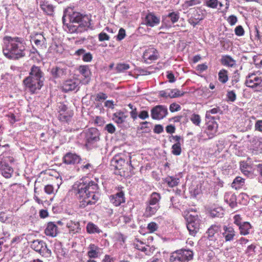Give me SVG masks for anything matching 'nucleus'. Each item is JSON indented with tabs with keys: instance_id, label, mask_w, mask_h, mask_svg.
I'll return each instance as SVG.
<instances>
[{
	"instance_id": "nucleus-56",
	"label": "nucleus",
	"mask_w": 262,
	"mask_h": 262,
	"mask_svg": "<svg viewBox=\"0 0 262 262\" xmlns=\"http://www.w3.org/2000/svg\"><path fill=\"white\" fill-rule=\"evenodd\" d=\"M235 34L237 36H242L244 34L245 31L242 26H238L235 29Z\"/></svg>"
},
{
	"instance_id": "nucleus-26",
	"label": "nucleus",
	"mask_w": 262,
	"mask_h": 262,
	"mask_svg": "<svg viewBox=\"0 0 262 262\" xmlns=\"http://www.w3.org/2000/svg\"><path fill=\"white\" fill-rule=\"evenodd\" d=\"M217 127L218 125L215 121H211L208 123L206 133L208 135L209 138L213 137L217 131Z\"/></svg>"
},
{
	"instance_id": "nucleus-37",
	"label": "nucleus",
	"mask_w": 262,
	"mask_h": 262,
	"mask_svg": "<svg viewBox=\"0 0 262 262\" xmlns=\"http://www.w3.org/2000/svg\"><path fill=\"white\" fill-rule=\"evenodd\" d=\"M125 163V161L121 158L116 157L112 161V164L117 169H121V166Z\"/></svg>"
},
{
	"instance_id": "nucleus-60",
	"label": "nucleus",
	"mask_w": 262,
	"mask_h": 262,
	"mask_svg": "<svg viewBox=\"0 0 262 262\" xmlns=\"http://www.w3.org/2000/svg\"><path fill=\"white\" fill-rule=\"evenodd\" d=\"M105 129L110 134L114 133L116 130L115 126L112 123L107 124L105 127Z\"/></svg>"
},
{
	"instance_id": "nucleus-28",
	"label": "nucleus",
	"mask_w": 262,
	"mask_h": 262,
	"mask_svg": "<svg viewBox=\"0 0 262 262\" xmlns=\"http://www.w3.org/2000/svg\"><path fill=\"white\" fill-rule=\"evenodd\" d=\"M252 226L248 222H244L241 226L238 227L239 233L241 235H246L250 233Z\"/></svg>"
},
{
	"instance_id": "nucleus-14",
	"label": "nucleus",
	"mask_w": 262,
	"mask_h": 262,
	"mask_svg": "<svg viewBox=\"0 0 262 262\" xmlns=\"http://www.w3.org/2000/svg\"><path fill=\"white\" fill-rule=\"evenodd\" d=\"M29 77L44 82V73L39 67L33 65L31 67Z\"/></svg>"
},
{
	"instance_id": "nucleus-52",
	"label": "nucleus",
	"mask_w": 262,
	"mask_h": 262,
	"mask_svg": "<svg viewBox=\"0 0 262 262\" xmlns=\"http://www.w3.org/2000/svg\"><path fill=\"white\" fill-rule=\"evenodd\" d=\"M126 36L125 31L123 28H120L117 36V40L120 41L122 40Z\"/></svg>"
},
{
	"instance_id": "nucleus-54",
	"label": "nucleus",
	"mask_w": 262,
	"mask_h": 262,
	"mask_svg": "<svg viewBox=\"0 0 262 262\" xmlns=\"http://www.w3.org/2000/svg\"><path fill=\"white\" fill-rule=\"evenodd\" d=\"M200 3L201 2L200 0H189L185 2V5L186 7H189L200 4Z\"/></svg>"
},
{
	"instance_id": "nucleus-30",
	"label": "nucleus",
	"mask_w": 262,
	"mask_h": 262,
	"mask_svg": "<svg viewBox=\"0 0 262 262\" xmlns=\"http://www.w3.org/2000/svg\"><path fill=\"white\" fill-rule=\"evenodd\" d=\"M220 226L216 225H213L210 227V228L208 229L207 231L206 232L208 238L210 240H212V238L214 237L215 234L217 233L220 230Z\"/></svg>"
},
{
	"instance_id": "nucleus-64",
	"label": "nucleus",
	"mask_w": 262,
	"mask_h": 262,
	"mask_svg": "<svg viewBox=\"0 0 262 262\" xmlns=\"http://www.w3.org/2000/svg\"><path fill=\"white\" fill-rule=\"evenodd\" d=\"M257 171L259 173L258 177L259 182L262 183V164H258L257 165Z\"/></svg>"
},
{
	"instance_id": "nucleus-6",
	"label": "nucleus",
	"mask_w": 262,
	"mask_h": 262,
	"mask_svg": "<svg viewBox=\"0 0 262 262\" xmlns=\"http://www.w3.org/2000/svg\"><path fill=\"white\" fill-rule=\"evenodd\" d=\"M23 83L26 89L32 94L36 93L43 85V82L29 76L24 79Z\"/></svg>"
},
{
	"instance_id": "nucleus-45",
	"label": "nucleus",
	"mask_w": 262,
	"mask_h": 262,
	"mask_svg": "<svg viewBox=\"0 0 262 262\" xmlns=\"http://www.w3.org/2000/svg\"><path fill=\"white\" fill-rule=\"evenodd\" d=\"M191 121L195 125L200 126L201 119L200 116L198 114H193L190 118Z\"/></svg>"
},
{
	"instance_id": "nucleus-34",
	"label": "nucleus",
	"mask_w": 262,
	"mask_h": 262,
	"mask_svg": "<svg viewBox=\"0 0 262 262\" xmlns=\"http://www.w3.org/2000/svg\"><path fill=\"white\" fill-rule=\"evenodd\" d=\"M72 115L73 113L71 112H62V113L59 114L58 119L62 122H68L70 121Z\"/></svg>"
},
{
	"instance_id": "nucleus-46",
	"label": "nucleus",
	"mask_w": 262,
	"mask_h": 262,
	"mask_svg": "<svg viewBox=\"0 0 262 262\" xmlns=\"http://www.w3.org/2000/svg\"><path fill=\"white\" fill-rule=\"evenodd\" d=\"M226 96L228 101L233 102L236 99V95L234 91H228Z\"/></svg>"
},
{
	"instance_id": "nucleus-33",
	"label": "nucleus",
	"mask_w": 262,
	"mask_h": 262,
	"mask_svg": "<svg viewBox=\"0 0 262 262\" xmlns=\"http://www.w3.org/2000/svg\"><path fill=\"white\" fill-rule=\"evenodd\" d=\"M164 181L170 187H173L178 185L179 183V179L173 177H167L164 179Z\"/></svg>"
},
{
	"instance_id": "nucleus-44",
	"label": "nucleus",
	"mask_w": 262,
	"mask_h": 262,
	"mask_svg": "<svg viewBox=\"0 0 262 262\" xmlns=\"http://www.w3.org/2000/svg\"><path fill=\"white\" fill-rule=\"evenodd\" d=\"M129 68L130 67L128 64L120 63L117 64L116 70L117 72H123L129 69Z\"/></svg>"
},
{
	"instance_id": "nucleus-21",
	"label": "nucleus",
	"mask_w": 262,
	"mask_h": 262,
	"mask_svg": "<svg viewBox=\"0 0 262 262\" xmlns=\"http://www.w3.org/2000/svg\"><path fill=\"white\" fill-rule=\"evenodd\" d=\"M51 74L54 78H62L67 75V70L65 69L56 67L51 69Z\"/></svg>"
},
{
	"instance_id": "nucleus-43",
	"label": "nucleus",
	"mask_w": 262,
	"mask_h": 262,
	"mask_svg": "<svg viewBox=\"0 0 262 262\" xmlns=\"http://www.w3.org/2000/svg\"><path fill=\"white\" fill-rule=\"evenodd\" d=\"M128 106L131 110V111L130 112V117L134 120H135L138 117V112L137 108L130 103H129Z\"/></svg>"
},
{
	"instance_id": "nucleus-24",
	"label": "nucleus",
	"mask_w": 262,
	"mask_h": 262,
	"mask_svg": "<svg viewBox=\"0 0 262 262\" xmlns=\"http://www.w3.org/2000/svg\"><path fill=\"white\" fill-rule=\"evenodd\" d=\"M160 199L161 195L159 193L153 192L146 203L150 204L151 206L160 207L159 201Z\"/></svg>"
},
{
	"instance_id": "nucleus-40",
	"label": "nucleus",
	"mask_w": 262,
	"mask_h": 262,
	"mask_svg": "<svg viewBox=\"0 0 262 262\" xmlns=\"http://www.w3.org/2000/svg\"><path fill=\"white\" fill-rule=\"evenodd\" d=\"M223 214V211L220 207L214 208L210 211V215L212 217H221Z\"/></svg>"
},
{
	"instance_id": "nucleus-32",
	"label": "nucleus",
	"mask_w": 262,
	"mask_h": 262,
	"mask_svg": "<svg viewBox=\"0 0 262 262\" xmlns=\"http://www.w3.org/2000/svg\"><path fill=\"white\" fill-rule=\"evenodd\" d=\"M86 231L90 234L99 233L102 232L97 225L91 222L87 224Z\"/></svg>"
},
{
	"instance_id": "nucleus-4",
	"label": "nucleus",
	"mask_w": 262,
	"mask_h": 262,
	"mask_svg": "<svg viewBox=\"0 0 262 262\" xmlns=\"http://www.w3.org/2000/svg\"><path fill=\"white\" fill-rule=\"evenodd\" d=\"M193 257L192 251L185 249L177 250L171 253L170 257V262H187Z\"/></svg>"
},
{
	"instance_id": "nucleus-36",
	"label": "nucleus",
	"mask_w": 262,
	"mask_h": 262,
	"mask_svg": "<svg viewBox=\"0 0 262 262\" xmlns=\"http://www.w3.org/2000/svg\"><path fill=\"white\" fill-rule=\"evenodd\" d=\"M227 71L225 69L221 70L219 73V80L223 83H225L228 80Z\"/></svg>"
},
{
	"instance_id": "nucleus-59",
	"label": "nucleus",
	"mask_w": 262,
	"mask_h": 262,
	"mask_svg": "<svg viewBox=\"0 0 262 262\" xmlns=\"http://www.w3.org/2000/svg\"><path fill=\"white\" fill-rule=\"evenodd\" d=\"M149 123L147 121L142 122L140 123V127L139 129L141 130H143L145 132H148L149 130V127L147 126V124Z\"/></svg>"
},
{
	"instance_id": "nucleus-22",
	"label": "nucleus",
	"mask_w": 262,
	"mask_h": 262,
	"mask_svg": "<svg viewBox=\"0 0 262 262\" xmlns=\"http://www.w3.org/2000/svg\"><path fill=\"white\" fill-rule=\"evenodd\" d=\"M221 62L223 65L228 67L233 68L236 66V61L228 55L222 56Z\"/></svg>"
},
{
	"instance_id": "nucleus-42",
	"label": "nucleus",
	"mask_w": 262,
	"mask_h": 262,
	"mask_svg": "<svg viewBox=\"0 0 262 262\" xmlns=\"http://www.w3.org/2000/svg\"><path fill=\"white\" fill-rule=\"evenodd\" d=\"M171 152L173 155L176 156H179L181 154V144H174L172 146Z\"/></svg>"
},
{
	"instance_id": "nucleus-18",
	"label": "nucleus",
	"mask_w": 262,
	"mask_h": 262,
	"mask_svg": "<svg viewBox=\"0 0 262 262\" xmlns=\"http://www.w3.org/2000/svg\"><path fill=\"white\" fill-rule=\"evenodd\" d=\"M224 232L222 233L226 242H230L234 239L235 236V231L233 227L224 226L223 227Z\"/></svg>"
},
{
	"instance_id": "nucleus-35",
	"label": "nucleus",
	"mask_w": 262,
	"mask_h": 262,
	"mask_svg": "<svg viewBox=\"0 0 262 262\" xmlns=\"http://www.w3.org/2000/svg\"><path fill=\"white\" fill-rule=\"evenodd\" d=\"M168 92L169 94V98H171L182 96L185 93V92H181L177 89H168Z\"/></svg>"
},
{
	"instance_id": "nucleus-55",
	"label": "nucleus",
	"mask_w": 262,
	"mask_h": 262,
	"mask_svg": "<svg viewBox=\"0 0 262 262\" xmlns=\"http://www.w3.org/2000/svg\"><path fill=\"white\" fill-rule=\"evenodd\" d=\"M217 0H208L206 2V5L211 8H216L217 6Z\"/></svg>"
},
{
	"instance_id": "nucleus-57",
	"label": "nucleus",
	"mask_w": 262,
	"mask_h": 262,
	"mask_svg": "<svg viewBox=\"0 0 262 262\" xmlns=\"http://www.w3.org/2000/svg\"><path fill=\"white\" fill-rule=\"evenodd\" d=\"M98 38L100 41H103L104 40H108L110 36L106 33L101 32L98 35Z\"/></svg>"
},
{
	"instance_id": "nucleus-50",
	"label": "nucleus",
	"mask_w": 262,
	"mask_h": 262,
	"mask_svg": "<svg viewBox=\"0 0 262 262\" xmlns=\"http://www.w3.org/2000/svg\"><path fill=\"white\" fill-rule=\"evenodd\" d=\"M233 223L238 227L241 225L244 222H242V218L239 214H236L233 217Z\"/></svg>"
},
{
	"instance_id": "nucleus-10",
	"label": "nucleus",
	"mask_w": 262,
	"mask_h": 262,
	"mask_svg": "<svg viewBox=\"0 0 262 262\" xmlns=\"http://www.w3.org/2000/svg\"><path fill=\"white\" fill-rule=\"evenodd\" d=\"M187 222V228L190 235L195 236L200 229V220L197 216H190Z\"/></svg>"
},
{
	"instance_id": "nucleus-31",
	"label": "nucleus",
	"mask_w": 262,
	"mask_h": 262,
	"mask_svg": "<svg viewBox=\"0 0 262 262\" xmlns=\"http://www.w3.org/2000/svg\"><path fill=\"white\" fill-rule=\"evenodd\" d=\"M40 7L41 9L48 15H52L54 11V7L52 5L47 2H40Z\"/></svg>"
},
{
	"instance_id": "nucleus-1",
	"label": "nucleus",
	"mask_w": 262,
	"mask_h": 262,
	"mask_svg": "<svg viewBox=\"0 0 262 262\" xmlns=\"http://www.w3.org/2000/svg\"><path fill=\"white\" fill-rule=\"evenodd\" d=\"M98 184L89 179H81L73 185V191L79 200V207L84 208L95 204L99 198Z\"/></svg>"
},
{
	"instance_id": "nucleus-15",
	"label": "nucleus",
	"mask_w": 262,
	"mask_h": 262,
	"mask_svg": "<svg viewBox=\"0 0 262 262\" xmlns=\"http://www.w3.org/2000/svg\"><path fill=\"white\" fill-rule=\"evenodd\" d=\"M63 160V162L66 164L74 165L79 163L81 159L77 154L69 152L64 155Z\"/></svg>"
},
{
	"instance_id": "nucleus-27",
	"label": "nucleus",
	"mask_w": 262,
	"mask_h": 262,
	"mask_svg": "<svg viewBox=\"0 0 262 262\" xmlns=\"http://www.w3.org/2000/svg\"><path fill=\"white\" fill-rule=\"evenodd\" d=\"M159 208L160 207L151 206L150 204L146 203L144 215L146 217H151L156 214Z\"/></svg>"
},
{
	"instance_id": "nucleus-17",
	"label": "nucleus",
	"mask_w": 262,
	"mask_h": 262,
	"mask_svg": "<svg viewBox=\"0 0 262 262\" xmlns=\"http://www.w3.org/2000/svg\"><path fill=\"white\" fill-rule=\"evenodd\" d=\"M158 53L156 49L154 48H149L146 50L143 55L144 61L148 62L147 60H155L158 59Z\"/></svg>"
},
{
	"instance_id": "nucleus-29",
	"label": "nucleus",
	"mask_w": 262,
	"mask_h": 262,
	"mask_svg": "<svg viewBox=\"0 0 262 262\" xmlns=\"http://www.w3.org/2000/svg\"><path fill=\"white\" fill-rule=\"evenodd\" d=\"M225 200L231 208L235 207L237 205L236 196L234 193L226 194Z\"/></svg>"
},
{
	"instance_id": "nucleus-12",
	"label": "nucleus",
	"mask_w": 262,
	"mask_h": 262,
	"mask_svg": "<svg viewBox=\"0 0 262 262\" xmlns=\"http://www.w3.org/2000/svg\"><path fill=\"white\" fill-rule=\"evenodd\" d=\"M160 23V17L156 15L154 13L149 12L146 14L143 24L147 27H154L158 26Z\"/></svg>"
},
{
	"instance_id": "nucleus-53",
	"label": "nucleus",
	"mask_w": 262,
	"mask_h": 262,
	"mask_svg": "<svg viewBox=\"0 0 262 262\" xmlns=\"http://www.w3.org/2000/svg\"><path fill=\"white\" fill-rule=\"evenodd\" d=\"M138 117L142 120H145L149 118V114L147 111L143 110L138 114Z\"/></svg>"
},
{
	"instance_id": "nucleus-38",
	"label": "nucleus",
	"mask_w": 262,
	"mask_h": 262,
	"mask_svg": "<svg viewBox=\"0 0 262 262\" xmlns=\"http://www.w3.org/2000/svg\"><path fill=\"white\" fill-rule=\"evenodd\" d=\"M142 245V243H141L140 245L137 244V249H138L139 250L145 252L146 255H150V254L152 253V252L151 251V248L148 245L143 246Z\"/></svg>"
},
{
	"instance_id": "nucleus-19",
	"label": "nucleus",
	"mask_w": 262,
	"mask_h": 262,
	"mask_svg": "<svg viewBox=\"0 0 262 262\" xmlns=\"http://www.w3.org/2000/svg\"><path fill=\"white\" fill-rule=\"evenodd\" d=\"M0 169L2 175L6 178H10L13 173V169L7 163H0Z\"/></svg>"
},
{
	"instance_id": "nucleus-39",
	"label": "nucleus",
	"mask_w": 262,
	"mask_h": 262,
	"mask_svg": "<svg viewBox=\"0 0 262 262\" xmlns=\"http://www.w3.org/2000/svg\"><path fill=\"white\" fill-rule=\"evenodd\" d=\"M79 72L85 78H88L90 75V71L89 68L87 66H81L79 68Z\"/></svg>"
},
{
	"instance_id": "nucleus-63",
	"label": "nucleus",
	"mask_w": 262,
	"mask_h": 262,
	"mask_svg": "<svg viewBox=\"0 0 262 262\" xmlns=\"http://www.w3.org/2000/svg\"><path fill=\"white\" fill-rule=\"evenodd\" d=\"M255 130L262 132V120H258L255 123Z\"/></svg>"
},
{
	"instance_id": "nucleus-23",
	"label": "nucleus",
	"mask_w": 262,
	"mask_h": 262,
	"mask_svg": "<svg viewBox=\"0 0 262 262\" xmlns=\"http://www.w3.org/2000/svg\"><path fill=\"white\" fill-rule=\"evenodd\" d=\"M66 226L69 229L70 233H78L81 230L80 224L78 222L70 221L67 223Z\"/></svg>"
},
{
	"instance_id": "nucleus-13",
	"label": "nucleus",
	"mask_w": 262,
	"mask_h": 262,
	"mask_svg": "<svg viewBox=\"0 0 262 262\" xmlns=\"http://www.w3.org/2000/svg\"><path fill=\"white\" fill-rule=\"evenodd\" d=\"M180 18L179 13L172 12L165 16L162 20L163 25L166 27H170L172 24L177 22Z\"/></svg>"
},
{
	"instance_id": "nucleus-48",
	"label": "nucleus",
	"mask_w": 262,
	"mask_h": 262,
	"mask_svg": "<svg viewBox=\"0 0 262 262\" xmlns=\"http://www.w3.org/2000/svg\"><path fill=\"white\" fill-rule=\"evenodd\" d=\"M88 256L90 258H96L99 256L98 250H90L88 252Z\"/></svg>"
},
{
	"instance_id": "nucleus-2",
	"label": "nucleus",
	"mask_w": 262,
	"mask_h": 262,
	"mask_svg": "<svg viewBox=\"0 0 262 262\" xmlns=\"http://www.w3.org/2000/svg\"><path fill=\"white\" fill-rule=\"evenodd\" d=\"M66 11L62 17L64 29L70 33H81L87 31L91 26V18L88 15L78 12Z\"/></svg>"
},
{
	"instance_id": "nucleus-11",
	"label": "nucleus",
	"mask_w": 262,
	"mask_h": 262,
	"mask_svg": "<svg viewBox=\"0 0 262 262\" xmlns=\"http://www.w3.org/2000/svg\"><path fill=\"white\" fill-rule=\"evenodd\" d=\"M80 82L78 79H70L64 82L62 85V90L64 92L77 91L79 88Z\"/></svg>"
},
{
	"instance_id": "nucleus-16",
	"label": "nucleus",
	"mask_w": 262,
	"mask_h": 262,
	"mask_svg": "<svg viewBox=\"0 0 262 262\" xmlns=\"http://www.w3.org/2000/svg\"><path fill=\"white\" fill-rule=\"evenodd\" d=\"M111 203L115 206H119L122 203L125 202L124 193L122 191H120L113 195L110 196Z\"/></svg>"
},
{
	"instance_id": "nucleus-3",
	"label": "nucleus",
	"mask_w": 262,
	"mask_h": 262,
	"mask_svg": "<svg viewBox=\"0 0 262 262\" xmlns=\"http://www.w3.org/2000/svg\"><path fill=\"white\" fill-rule=\"evenodd\" d=\"M3 51L9 59H17L26 55V45L22 38L5 36L3 38Z\"/></svg>"
},
{
	"instance_id": "nucleus-62",
	"label": "nucleus",
	"mask_w": 262,
	"mask_h": 262,
	"mask_svg": "<svg viewBox=\"0 0 262 262\" xmlns=\"http://www.w3.org/2000/svg\"><path fill=\"white\" fill-rule=\"evenodd\" d=\"M180 109H181L180 105L177 103H174L171 104L169 106V110H170V112H171L178 111L180 110Z\"/></svg>"
},
{
	"instance_id": "nucleus-9",
	"label": "nucleus",
	"mask_w": 262,
	"mask_h": 262,
	"mask_svg": "<svg viewBox=\"0 0 262 262\" xmlns=\"http://www.w3.org/2000/svg\"><path fill=\"white\" fill-rule=\"evenodd\" d=\"M168 114L167 108L163 105H158L151 110V117L155 120H160L165 117Z\"/></svg>"
},
{
	"instance_id": "nucleus-47",
	"label": "nucleus",
	"mask_w": 262,
	"mask_h": 262,
	"mask_svg": "<svg viewBox=\"0 0 262 262\" xmlns=\"http://www.w3.org/2000/svg\"><path fill=\"white\" fill-rule=\"evenodd\" d=\"M203 19V17H200V15L198 17H191L188 19V22L190 25L195 27Z\"/></svg>"
},
{
	"instance_id": "nucleus-25",
	"label": "nucleus",
	"mask_w": 262,
	"mask_h": 262,
	"mask_svg": "<svg viewBox=\"0 0 262 262\" xmlns=\"http://www.w3.org/2000/svg\"><path fill=\"white\" fill-rule=\"evenodd\" d=\"M127 116L122 111H118L113 115V120L117 124H121L125 122Z\"/></svg>"
},
{
	"instance_id": "nucleus-51",
	"label": "nucleus",
	"mask_w": 262,
	"mask_h": 262,
	"mask_svg": "<svg viewBox=\"0 0 262 262\" xmlns=\"http://www.w3.org/2000/svg\"><path fill=\"white\" fill-rule=\"evenodd\" d=\"M158 229V225L155 222H151L147 225V229L150 232H154Z\"/></svg>"
},
{
	"instance_id": "nucleus-58",
	"label": "nucleus",
	"mask_w": 262,
	"mask_h": 262,
	"mask_svg": "<svg viewBox=\"0 0 262 262\" xmlns=\"http://www.w3.org/2000/svg\"><path fill=\"white\" fill-rule=\"evenodd\" d=\"M44 190L45 192L48 194H51L54 193V188L53 185H47L45 186Z\"/></svg>"
},
{
	"instance_id": "nucleus-61",
	"label": "nucleus",
	"mask_w": 262,
	"mask_h": 262,
	"mask_svg": "<svg viewBox=\"0 0 262 262\" xmlns=\"http://www.w3.org/2000/svg\"><path fill=\"white\" fill-rule=\"evenodd\" d=\"M93 166L90 163H86V164L84 165L82 164L80 166V169L84 172H88L90 171V169H92Z\"/></svg>"
},
{
	"instance_id": "nucleus-5",
	"label": "nucleus",
	"mask_w": 262,
	"mask_h": 262,
	"mask_svg": "<svg viewBox=\"0 0 262 262\" xmlns=\"http://www.w3.org/2000/svg\"><path fill=\"white\" fill-rule=\"evenodd\" d=\"M245 84L257 92L262 90V75L256 73L249 74L246 77Z\"/></svg>"
},
{
	"instance_id": "nucleus-20",
	"label": "nucleus",
	"mask_w": 262,
	"mask_h": 262,
	"mask_svg": "<svg viewBox=\"0 0 262 262\" xmlns=\"http://www.w3.org/2000/svg\"><path fill=\"white\" fill-rule=\"evenodd\" d=\"M45 233L48 236H56L58 233L57 226L54 223H49L45 229Z\"/></svg>"
},
{
	"instance_id": "nucleus-49",
	"label": "nucleus",
	"mask_w": 262,
	"mask_h": 262,
	"mask_svg": "<svg viewBox=\"0 0 262 262\" xmlns=\"http://www.w3.org/2000/svg\"><path fill=\"white\" fill-rule=\"evenodd\" d=\"M107 98V96L106 94L103 93H99L96 95L95 101H101L102 100H104L106 99Z\"/></svg>"
},
{
	"instance_id": "nucleus-8",
	"label": "nucleus",
	"mask_w": 262,
	"mask_h": 262,
	"mask_svg": "<svg viewBox=\"0 0 262 262\" xmlns=\"http://www.w3.org/2000/svg\"><path fill=\"white\" fill-rule=\"evenodd\" d=\"M99 133L96 128H91L85 133L86 146L91 148L99 140Z\"/></svg>"
},
{
	"instance_id": "nucleus-7",
	"label": "nucleus",
	"mask_w": 262,
	"mask_h": 262,
	"mask_svg": "<svg viewBox=\"0 0 262 262\" xmlns=\"http://www.w3.org/2000/svg\"><path fill=\"white\" fill-rule=\"evenodd\" d=\"M30 247L43 256L48 257L51 254V250L47 248L46 243L43 241L34 240L31 242Z\"/></svg>"
},
{
	"instance_id": "nucleus-41",
	"label": "nucleus",
	"mask_w": 262,
	"mask_h": 262,
	"mask_svg": "<svg viewBox=\"0 0 262 262\" xmlns=\"http://www.w3.org/2000/svg\"><path fill=\"white\" fill-rule=\"evenodd\" d=\"M240 168L241 171L245 174H250L249 169H251L250 165L246 162H242L240 163Z\"/></svg>"
}]
</instances>
